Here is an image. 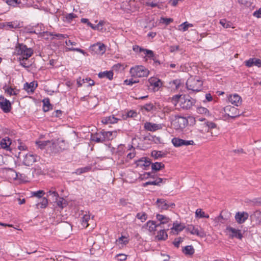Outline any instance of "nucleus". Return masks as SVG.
Masks as SVG:
<instances>
[{
	"label": "nucleus",
	"mask_w": 261,
	"mask_h": 261,
	"mask_svg": "<svg viewBox=\"0 0 261 261\" xmlns=\"http://www.w3.org/2000/svg\"><path fill=\"white\" fill-rule=\"evenodd\" d=\"M136 218L142 222H144L147 219V215L145 212L138 213L136 215Z\"/></svg>",
	"instance_id": "51"
},
{
	"label": "nucleus",
	"mask_w": 261,
	"mask_h": 261,
	"mask_svg": "<svg viewBox=\"0 0 261 261\" xmlns=\"http://www.w3.org/2000/svg\"><path fill=\"white\" fill-rule=\"evenodd\" d=\"M226 230L229 232V237L230 238L233 239L235 238L239 240H242L243 234L241 230L236 229L231 226H227Z\"/></svg>",
	"instance_id": "10"
},
{
	"label": "nucleus",
	"mask_w": 261,
	"mask_h": 261,
	"mask_svg": "<svg viewBox=\"0 0 261 261\" xmlns=\"http://www.w3.org/2000/svg\"><path fill=\"white\" fill-rule=\"evenodd\" d=\"M47 194L48 196H52L55 200H57L59 198V194L54 188H51L50 190L47 192Z\"/></svg>",
	"instance_id": "45"
},
{
	"label": "nucleus",
	"mask_w": 261,
	"mask_h": 261,
	"mask_svg": "<svg viewBox=\"0 0 261 261\" xmlns=\"http://www.w3.org/2000/svg\"><path fill=\"white\" fill-rule=\"evenodd\" d=\"M91 140L96 143H102L105 142V137L103 135V131L92 134L91 135Z\"/></svg>",
	"instance_id": "23"
},
{
	"label": "nucleus",
	"mask_w": 261,
	"mask_h": 261,
	"mask_svg": "<svg viewBox=\"0 0 261 261\" xmlns=\"http://www.w3.org/2000/svg\"><path fill=\"white\" fill-rule=\"evenodd\" d=\"M146 225L149 232L154 233L160 224H156L154 221L149 220L146 223Z\"/></svg>",
	"instance_id": "26"
},
{
	"label": "nucleus",
	"mask_w": 261,
	"mask_h": 261,
	"mask_svg": "<svg viewBox=\"0 0 261 261\" xmlns=\"http://www.w3.org/2000/svg\"><path fill=\"white\" fill-rule=\"evenodd\" d=\"M137 167H140L146 170L151 164V161L148 158L144 157L135 161Z\"/></svg>",
	"instance_id": "14"
},
{
	"label": "nucleus",
	"mask_w": 261,
	"mask_h": 261,
	"mask_svg": "<svg viewBox=\"0 0 261 261\" xmlns=\"http://www.w3.org/2000/svg\"><path fill=\"white\" fill-rule=\"evenodd\" d=\"M130 73L134 77H147L149 75V71L143 66L136 65L130 69Z\"/></svg>",
	"instance_id": "5"
},
{
	"label": "nucleus",
	"mask_w": 261,
	"mask_h": 261,
	"mask_svg": "<svg viewBox=\"0 0 261 261\" xmlns=\"http://www.w3.org/2000/svg\"><path fill=\"white\" fill-rule=\"evenodd\" d=\"M165 165L162 163L155 162L151 164V169L152 170L158 171L164 168Z\"/></svg>",
	"instance_id": "40"
},
{
	"label": "nucleus",
	"mask_w": 261,
	"mask_h": 261,
	"mask_svg": "<svg viewBox=\"0 0 261 261\" xmlns=\"http://www.w3.org/2000/svg\"><path fill=\"white\" fill-rule=\"evenodd\" d=\"M91 220L90 215L89 213L86 212V214H83L82 217V225L83 227L86 228L89 225V221Z\"/></svg>",
	"instance_id": "30"
},
{
	"label": "nucleus",
	"mask_w": 261,
	"mask_h": 261,
	"mask_svg": "<svg viewBox=\"0 0 261 261\" xmlns=\"http://www.w3.org/2000/svg\"><path fill=\"white\" fill-rule=\"evenodd\" d=\"M117 261H124L127 258V255L125 254H119L116 255L115 257Z\"/></svg>",
	"instance_id": "53"
},
{
	"label": "nucleus",
	"mask_w": 261,
	"mask_h": 261,
	"mask_svg": "<svg viewBox=\"0 0 261 261\" xmlns=\"http://www.w3.org/2000/svg\"><path fill=\"white\" fill-rule=\"evenodd\" d=\"M43 110L45 112H47L51 108V105L50 104L49 99L45 98L43 100Z\"/></svg>",
	"instance_id": "46"
},
{
	"label": "nucleus",
	"mask_w": 261,
	"mask_h": 261,
	"mask_svg": "<svg viewBox=\"0 0 261 261\" xmlns=\"http://www.w3.org/2000/svg\"><path fill=\"white\" fill-rule=\"evenodd\" d=\"M145 4L147 6L151 7V8H161L159 4V2L158 0H145Z\"/></svg>",
	"instance_id": "37"
},
{
	"label": "nucleus",
	"mask_w": 261,
	"mask_h": 261,
	"mask_svg": "<svg viewBox=\"0 0 261 261\" xmlns=\"http://www.w3.org/2000/svg\"><path fill=\"white\" fill-rule=\"evenodd\" d=\"M14 54L19 56V58L28 59L33 54V50L26 45L18 43L15 46Z\"/></svg>",
	"instance_id": "2"
},
{
	"label": "nucleus",
	"mask_w": 261,
	"mask_h": 261,
	"mask_svg": "<svg viewBox=\"0 0 261 261\" xmlns=\"http://www.w3.org/2000/svg\"><path fill=\"white\" fill-rule=\"evenodd\" d=\"M188 27L187 25V21L181 23L178 27V30L182 32H185L188 30Z\"/></svg>",
	"instance_id": "54"
},
{
	"label": "nucleus",
	"mask_w": 261,
	"mask_h": 261,
	"mask_svg": "<svg viewBox=\"0 0 261 261\" xmlns=\"http://www.w3.org/2000/svg\"><path fill=\"white\" fill-rule=\"evenodd\" d=\"M4 89L5 92L9 94V95H16L17 94V90L12 88V87L5 86V87H4Z\"/></svg>",
	"instance_id": "43"
},
{
	"label": "nucleus",
	"mask_w": 261,
	"mask_h": 261,
	"mask_svg": "<svg viewBox=\"0 0 261 261\" xmlns=\"http://www.w3.org/2000/svg\"><path fill=\"white\" fill-rule=\"evenodd\" d=\"M219 22L224 28H234L232 27V23L230 21L227 20L226 19H220Z\"/></svg>",
	"instance_id": "41"
},
{
	"label": "nucleus",
	"mask_w": 261,
	"mask_h": 261,
	"mask_svg": "<svg viewBox=\"0 0 261 261\" xmlns=\"http://www.w3.org/2000/svg\"><path fill=\"white\" fill-rule=\"evenodd\" d=\"M197 112L198 114H203L206 116H210V112L208 110L204 107H200L197 108Z\"/></svg>",
	"instance_id": "48"
},
{
	"label": "nucleus",
	"mask_w": 261,
	"mask_h": 261,
	"mask_svg": "<svg viewBox=\"0 0 261 261\" xmlns=\"http://www.w3.org/2000/svg\"><path fill=\"white\" fill-rule=\"evenodd\" d=\"M188 119L181 116H175V119L173 121V126L175 129H183L188 124Z\"/></svg>",
	"instance_id": "6"
},
{
	"label": "nucleus",
	"mask_w": 261,
	"mask_h": 261,
	"mask_svg": "<svg viewBox=\"0 0 261 261\" xmlns=\"http://www.w3.org/2000/svg\"><path fill=\"white\" fill-rule=\"evenodd\" d=\"M152 156L154 157L155 159H158L159 157L162 156L161 151H153L151 152Z\"/></svg>",
	"instance_id": "63"
},
{
	"label": "nucleus",
	"mask_w": 261,
	"mask_h": 261,
	"mask_svg": "<svg viewBox=\"0 0 261 261\" xmlns=\"http://www.w3.org/2000/svg\"><path fill=\"white\" fill-rule=\"evenodd\" d=\"M217 124L212 121H207L197 125L198 130L201 133L207 132L211 134L212 137L217 136V133H214L212 131L213 129L217 128Z\"/></svg>",
	"instance_id": "4"
},
{
	"label": "nucleus",
	"mask_w": 261,
	"mask_h": 261,
	"mask_svg": "<svg viewBox=\"0 0 261 261\" xmlns=\"http://www.w3.org/2000/svg\"><path fill=\"white\" fill-rule=\"evenodd\" d=\"M166 180V179H163L161 178H158L155 180L153 181H149L146 182L145 183L143 184V187H146L148 185H156V186H160V184L163 182V181H165Z\"/></svg>",
	"instance_id": "31"
},
{
	"label": "nucleus",
	"mask_w": 261,
	"mask_h": 261,
	"mask_svg": "<svg viewBox=\"0 0 261 261\" xmlns=\"http://www.w3.org/2000/svg\"><path fill=\"white\" fill-rule=\"evenodd\" d=\"M228 100L231 104L237 107L240 106L242 101L241 96L237 94H234L230 95L228 98Z\"/></svg>",
	"instance_id": "24"
},
{
	"label": "nucleus",
	"mask_w": 261,
	"mask_h": 261,
	"mask_svg": "<svg viewBox=\"0 0 261 261\" xmlns=\"http://www.w3.org/2000/svg\"><path fill=\"white\" fill-rule=\"evenodd\" d=\"M147 56L148 58L152 59L154 62H157L156 57L151 50H150V51H147Z\"/></svg>",
	"instance_id": "55"
},
{
	"label": "nucleus",
	"mask_w": 261,
	"mask_h": 261,
	"mask_svg": "<svg viewBox=\"0 0 261 261\" xmlns=\"http://www.w3.org/2000/svg\"><path fill=\"white\" fill-rule=\"evenodd\" d=\"M48 204V200L46 198H43L40 202L37 204V207L38 208H44Z\"/></svg>",
	"instance_id": "44"
},
{
	"label": "nucleus",
	"mask_w": 261,
	"mask_h": 261,
	"mask_svg": "<svg viewBox=\"0 0 261 261\" xmlns=\"http://www.w3.org/2000/svg\"><path fill=\"white\" fill-rule=\"evenodd\" d=\"M104 23L105 22L103 21H100L97 24L95 25V30H101V27L104 24Z\"/></svg>",
	"instance_id": "61"
},
{
	"label": "nucleus",
	"mask_w": 261,
	"mask_h": 261,
	"mask_svg": "<svg viewBox=\"0 0 261 261\" xmlns=\"http://www.w3.org/2000/svg\"><path fill=\"white\" fill-rule=\"evenodd\" d=\"M91 50L97 54H103L106 51V46L101 43H97L91 46Z\"/></svg>",
	"instance_id": "20"
},
{
	"label": "nucleus",
	"mask_w": 261,
	"mask_h": 261,
	"mask_svg": "<svg viewBox=\"0 0 261 261\" xmlns=\"http://www.w3.org/2000/svg\"><path fill=\"white\" fill-rule=\"evenodd\" d=\"M156 219L160 222V223L158 224H160V226L161 224H167L171 222V219L169 217L163 215L156 214Z\"/></svg>",
	"instance_id": "27"
},
{
	"label": "nucleus",
	"mask_w": 261,
	"mask_h": 261,
	"mask_svg": "<svg viewBox=\"0 0 261 261\" xmlns=\"http://www.w3.org/2000/svg\"><path fill=\"white\" fill-rule=\"evenodd\" d=\"M203 82L197 77L191 76L186 83L187 89L193 92L200 91Z\"/></svg>",
	"instance_id": "3"
},
{
	"label": "nucleus",
	"mask_w": 261,
	"mask_h": 261,
	"mask_svg": "<svg viewBox=\"0 0 261 261\" xmlns=\"http://www.w3.org/2000/svg\"><path fill=\"white\" fill-rule=\"evenodd\" d=\"M37 86V84H35L34 82H31L30 83H26L24 85V89L28 92H33L35 88Z\"/></svg>",
	"instance_id": "36"
},
{
	"label": "nucleus",
	"mask_w": 261,
	"mask_h": 261,
	"mask_svg": "<svg viewBox=\"0 0 261 261\" xmlns=\"http://www.w3.org/2000/svg\"><path fill=\"white\" fill-rule=\"evenodd\" d=\"M143 108L146 111L150 112L151 110H153L154 108V106L151 103H149L145 104L143 107Z\"/></svg>",
	"instance_id": "56"
},
{
	"label": "nucleus",
	"mask_w": 261,
	"mask_h": 261,
	"mask_svg": "<svg viewBox=\"0 0 261 261\" xmlns=\"http://www.w3.org/2000/svg\"><path fill=\"white\" fill-rule=\"evenodd\" d=\"M168 238V234L165 230H161L155 237V239L159 241L166 240Z\"/></svg>",
	"instance_id": "35"
},
{
	"label": "nucleus",
	"mask_w": 261,
	"mask_h": 261,
	"mask_svg": "<svg viewBox=\"0 0 261 261\" xmlns=\"http://www.w3.org/2000/svg\"><path fill=\"white\" fill-rule=\"evenodd\" d=\"M182 251L186 255H192L194 253V249L191 245L187 246L183 249Z\"/></svg>",
	"instance_id": "42"
},
{
	"label": "nucleus",
	"mask_w": 261,
	"mask_h": 261,
	"mask_svg": "<svg viewBox=\"0 0 261 261\" xmlns=\"http://www.w3.org/2000/svg\"><path fill=\"white\" fill-rule=\"evenodd\" d=\"M249 217V215L245 212H239L236 214L235 219L238 224L243 223Z\"/></svg>",
	"instance_id": "19"
},
{
	"label": "nucleus",
	"mask_w": 261,
	"mask_h": 261,
	"mask_svg": "<svg viewBox=\"0 0 261 261\" xmlns=\"http://www.w3.org/2000/svg\"><path fill=\"white\" fill-rule=\"evenodd\" d=\"M253 15L257 18H261V10H258L255 11L253 13Z\"/></svg>",
	"instance_id": "64"
},
{
	"label": "nucleus",
	"mask_w": 261,
	"mask_h": 261,
	"mask_svg": "<svg viewBox=\"0 0 261 261\" xmlns=\"http://www.w3.org/2000/svg\"><path fill=\"white\" fill-rule=\"evenodd\" d=\"M172 143L175 147H179L181 146L193 145L194 142L193 140L186 141L178 138H174L172 139Z\"/></svg>",
	"instance_id": "12"
},
{
	"label": "nucleus",
	"mask_w": 261,
	"mask_h": 261,
	"mask_svg": "<svg viewBox=\"0 0 261 261\" xmlns=\"http://www.w3.org/2000/svg\"><path fill=\"white\" fill-rule=\"evenodd\" d=\"M55 201L57 202V205L62 208L66 205V201L63 198H58Z\"/></svg>",
	"instance_id": "47"
},
{
	"label": "nucleus",
	"mask_w": 261,
	"mask_h": 261,
	"mask_svg": "<svg viewBox=\"0 0 261 261\" xmlns=\"http://www.w3.org/2000/svg\"><path fill=\"white\" fill-rule=\"evenodd\" d=\"M144 127L148 131L154 132L162 129V125L161 124H156L147 122L144 123Z\"/></svg>",
	"instance_id": "17"
},
{
	"label": "nucleus",
	"mask_w": 261,
	"mask_h": 261,
	"mask_svg": "<svg viewBox=\"0 0 261 261\" xmlns=\"http://www.w3.org/2000/svg\"><path fill=\"white\" fill-rule=\"evenodd\" d=\"M6 174L8 177L11 180L18 178L17 173L12 169L9 168L7 169L6 170Z\"/></svg>",
	"instance_id": "33"
},
{
	"label": "nucleus",
	"mask_w": 261,
	"mask_h": 261,
	"mask_svg": "<svg viewBox=\"0 0 261 261\" xmlns=\"http://www.w3.org/2000/svg\"><path fill=\"white\" fill-rule=\"evenodd\" d=\"M186 230L191 234L196 235L201 238L206 236V233L202 228L200 227V229H199L198 227H196L193 225H188L186 227Z\"/></svg>",
	"instance_id": "7"
},
{
	"label": "nucleus",
	"mask_w": 261,
	"mask_h": 261,
	"mask_svg": "<svg viewBox=\"0 0 261 261\" xmlns=\"http://www.w3.org/2000/svg\"><path fill=\"white\" fill-rule=\"evenodd\" d=\"M3 26L6 30H10L11 29H17L19 28L20 27V23L17 21L5 23L3 24Z\"/></svg>",
	"instance_id": "28"
},
{
	"label": "nucleus",
	"mask_w": 261,
	"mask_h": 261,
	"mask_svg": "<svg viewBox=\"0 0 261 261\" xmlns=\"http://www.w3.org/2000/svg\"><path fill=\"white\" fill-rule=\"evenodd\" d=\"M36 143L41 149H44L46 146H48L54 149L57 142L53 140L51 141H36Z\"/></svg>",
	"instance_id": "15"
},
{
	"label": "nucleus",
	"mask_w": 261,
	"mask_h": 261,
	"mask_svg": "<svg viewBox=\"0 0 261 261\" xmlns=\"http://www.w3.org/2000/svg\"><path fill=\"white\" fill-rule=\"evenodd\" d=\"M244 63L247 67H251L253 66L261 67V60L256 58H250L248 60L245 61Z\"/></svg>",
	"instance_id": "16"
},
{
	"label": "nucleus",
	"mask_w": 261,
	"mask_h": 261,
	"mask_svg": "<svg viewBox=\"0 0 261 261\" xmlns=\"http://www.w3.org/2000/svg\"><path fill=\"white\" fill-rule=\"evenodd\" d=\"M138 82V81H135L133 79L126 80L124 81V83L127 85H132L135 83H137Z\"/></svg>",
	"instance_id": "62"
},
{
	"label": "nucleus",
	"mask_w": 261,
	"mask_h": 261,
	"mask_svg": "<svg viewBox=\"0 0 261 261\" xmlns=\"http://www.w3.org/2000/svg\"><path fill=\"white\" fill-rule=\"evenodd\" d=\"M65 44L67 46H75L77 43L75 42L71 41L70 40H66ZM66 51H76L79 52L83 55H86V53L83 49L79 48H74L73 47H68L66 48Z\"/></svg>",
	"instance_id": "18"
},
{
	"label": "nucleus",
	"mask_w": 261,
	"mask_h": 261,
	"mask_svg": "<svg viewBox=\"0 0 261 261\" xmlns=\"http://www.w3.org/2000/svg\"><path fill=\"white\" fill-rule=\"evenodd\" d=\"M19 158L21 159L22 156V162L24 165L29 166L33 165V164L36 161L37 156L31 153H29L24 155L21 152L19 153Z\"/></svg>",
	"instance_id": "8"
},
{
	"label": "nucleus",
	"mask_w": 261,
	"mask_h": 261,
	"mask_svg": "<svg viewBox=\"0 0 261 261\" xmlns=\"http://www.w3.org/2000/svg\"><path fill=\"white\" fill-rule=\"evenodd\" d=\"M183 241V239L181 238H178L175 239L173 242V244L174 246L176 247H178L180 243H181Z\"/></svg>",
	"instance_id": "60"
},
{
	"label": "nucleus",
	"mask_w": 261,
	"mask_h": 261,
	"mask_svg": "<svg viewBox=\"0 0 261 261\" xmlns=\"http://www.w3.org/2000/svg\"><path fill=\"white\" fill-rule=\"evenodd\" d=\"M238 2L246 7H250L251 5L252 2L251 0H238Z\"/></svg>",
	"instance_id": "57"
},
{
	"label": "nucleus",
	"mask_w": 261,
	"mask_h": 261,
	"mask_svg": "<svg viewBox=\"0 0 261 261\" xmlns=\"http://www.w3.org/2000/svg\"><path fill=\"white\" fill-rule=\"evenodd\" d=\"M19 62L20 63V64L25 68H28L30 66L31 64L28 61V59H25L23 58H18Z\"/></svg>",
	"instance_id": "49"
},
{
	"label": "nucleus",
	"mask_w": 261,
	"mask_h": 261,
	"mask_svg": "<svg viewBox=\"0 0 261 261\" xmlns=\"http://www.w3.org/2000/svg\"><path fill=\"white\" fill-rule=\"evenodd\" d=\"M195 215L196 217L199 218H209V216L208 215H205V213L200 208H198L196 211Z\"/></svg>",
	"instance_id": "50"
},
{
	"label": "nucleus",
	"mask_w": 261,
	"mask_h": 261,
	"mask_svg": "<svg viewBox=\"0 0 261 261\" xmlns=\"http://www.w3.org/2000/svg\"><path fill=\"white\" fill-rule=\"evenodd\" d=\"M11 140L9 137H5L0 140V148L9 150Z\"/></svg>",
	"instance_id": "25"
},
{
	"label": "nucleus",
	"mask_w": 261,
	"mask_h": 261,
	"mask_svg": "<svg viewBox=\"0 0 261 261\" xmlns=\"http://www.w3.org/2000/svg\"><path fill=\"white\" fill-rule=\"evenodd\" d=\"M148 83L149 86L153 87L154 90L156 91L162 86V82L161 81L154 77H151L148 79Z\"/></svg>",
	"instance_id": "21"
},
{
	"label": "nucleus",
	"mask_w": 261,
	"mask_h": 261,
	"mask_svg": "<svg viewBox=\"0 0 261 261\" xmlns=\"http://www.w3.org/2000/svg\"><path fill=\"white\" fill-rule=\"evenodd\" d=\"M98 76L100 78H107L110 80H112L113 76V72L112 71H106L104 72H99Z\"/></svg>",
	"instance_id": "34"
},
{
	"label": "nucleus",
	"mask_w": 261,
	"mask_h": 261,
	"mask_svg": "<svg viewBox=\"0 0 261 261\" xmlns=\"http://www.w3.org/2000/svg\"><path fill=\"white\" fill-rule=\"evenodd\" d=\"M225 115L231 118H236L240 115V111L234 107L227 106L224 108Z\"/></svg>",
	"instance_id": "9"
},
{
	"label": "nucleus",
	"mask_w": 261,
	"mask_h": 261,
	"mask_svg": "<svg viewBox=\"0 0 261 261\" xmlns=\"http://www.w3.org/2000/svg\"><path fill=\"white\" fill-rule=\"evenodd\" d=\"M129 242V239L128 237L121 236L116 240L115 244L120 248H123L128 244Z\"/></svg>",
	"instance_id": "22"
},
{
	"label": "nucleus",
	"mask_w": 261,
	"mask_h": 261,
	"mask_svg": "<svg viewBox=\"0 0 261 261\" xmlns=\"http://www.w3.org/2000/svg\"><path fill=\"white\" fill-rule=\"evenodd\" d=\"M45 194V192L43 190H39L37 192H34L33 193V196L41 198L42 196Z\"/></svg>",
	"instance_id": "59"
},
{
	"label": "nucleus",
	"mask_w": 261,
	"mask_h": 261,
	"mask_svg": "<svg viewBox=\"0 0 261 261\" xmlns=\"http://www.w3.org/2000/svg\"><path fill=\"white\" fill-rule=\"evenodd\" d=\"M0 108L5 113L10 111L11 105L9 100L2 96H0Z\"/></svg>",
	"instance_id": "13"
},
{
	"label": "nucleus",
	"mask_w": 261,
	"mask_h": 261,
	"mask_svg": "<svg viewBox=\"0 0 261 261\" xmlns=\"http://www.w3.org/2000/svg\"><path fill=\"white\" fill-rule=\"evenodd\" d=\"M118 120V119L112 115L103 118L101 122L103 124L115 123L117 122Z\"/></svg>",
	"instance_id": "32"
},
{
	"label": "nucleus",
	"mask_w": 261,
	"mask_h": 261,
	"mask_svg": "<svg viewBox=\"0 0 261 261\" xmlns=\"http://www.w3.org/2000/svg\"><path fill=\"white\" fill-rule=\"evenodd\" d=\"M156 204L159 209L161 210H167L170 207L173 208L175 204L173 203H168L164 199H158L156 200Z\"/></svg>",
	"instance_id": "11"
},
{
	"label": "nucleus",
	"mask_w": 261,
	"mask_h": 261,
	"mask_svg": "<svg viewBox=\"0 0 261 261\" xmlns=\"http://www.w3.org/2000/svg\"><path fill=\"white\" fill-rule=\"evenodd\" d=\"M184 228L185 227L180 224H175L174 223L172 229V230H175L177 233L178 232L182 231Z\"/></svg>",
	"instance_id": "52"
},
{
	"label": "nucleus",
	"mask_w": 261,
	"mask_h": 261,
	"mask_svg": "<svg viewBox=\"0 0 261 261\" xmlns=\"http://www.w3.org/2000/svg\"><path fill=\"white\" fill-rule=\"evenodd\" d=\"M172 100L178 103L181 108L187 110L190 109L195 102V100L188 95H176Z\"/></svg>",
	"instance_id": "1"
},
{
	"label": "nucleus",
	"mask_w": 261,
	"mask_h": 261,
	"mask_svg": "<svg viewBox=\"0 0 261 261\" xmlns=\"http://www.w3.org/2000/svg\"><path fill=\"white\" fill-rule=\"evenodd\" d=\"M116 132H104L103 131V135L105 137V141L106 140H110L113 139L116 135Z\"/></svg>",
	"instance_id": "39"
},
{
	"label": "nucleus",
	"mask_w": 261,
	"mask_h": 261,
	"mask_svg": "<svg viewBox=\"0 0 261 261\" xmlns=\"http://www.w3.org/2000/svg\"><path fill=\"white\" fill-rule=\"evenodd\" d=\"M251 219L252 221H255L256 224H259L261 223V212L256 211L250 216Z\"/></svg>",
	"instance_id": "29"
},
{
	"label": "nucleus",
	"mask_w": 261,
	"mask_h": 261,
	"mask_svg": "<svg viewBox=\"0 0 261 261\" xmlns=\"http://www.w3.org/2000/svg\"><path fill=\"white\" fill-rule=\"evenodd\" d=\"M92 169L91 166H88L81 168H78L75 171V173L77 175H81L83 173L89 172Z\"/></svg>",
	"instance_id": "38"
},
{
	"label": "nucleus",
	"mask_w": 261,
	"mask_h": 261,
	"mask_svg": "<svg viewBox=\"0 0 261 261\" xmlns=\"http://www.w3.org/2000/svg\"><path fill=\"white\" fill-rule=\"evenodd\" d=\"M76 17H77V16L75 14L71 13L67 14L66 15L65 18L67 21H68L69 22H70L71 21H72L73 20V19L76 18Z\"/></svg>",
	"instance_id": "58"
}]
</instances>
